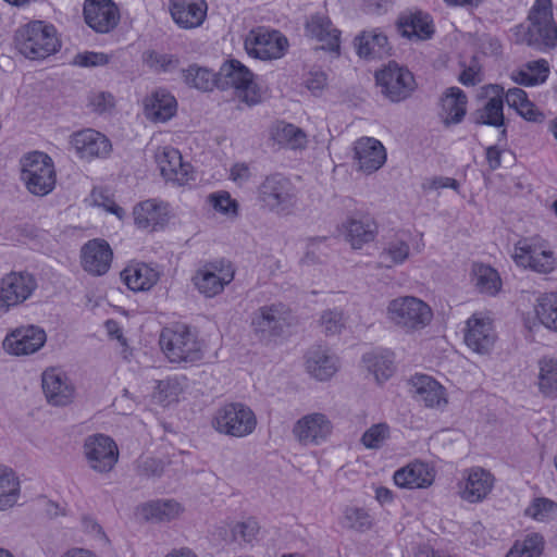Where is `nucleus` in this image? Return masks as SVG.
Instances as JSON below:
<instances>
[{"instance_id": "f257e3e1", "label": "nucleus", "mask_w": 557, "mask_h": 557, "mask_svg": "<svg viewBox=\"0 0 557 557\" xmlns=\"http://www.w3.org/2000/svg\"><path fill=\"white\" fill-rule=\"evenodd\" d=\"M529 25L515 27L517 44H524L537 51L557 46V26L553 20L552 0H536L529 14Z\"/></svg>"}, {"instance_id": "f03ea898", "label": "nucleus", "mask_w": 557, "mask_h": 557, "mask_svg": "<svg viewBox=\"0 0 557 557\" xmlns=\"http://www.w3.org/2000/svg\"><path fill=\"white\" fill-rule=\"evenodd\" d=\"M15 41L18 51L32 60L45 59L60 48L55 28L41 21L32 22L20 28Z\"/></svg>"}, {"instance_id": "7ed1b4c3", "label": "nucleus", "mask_w": 557, "mask_h": 557, "mask_svg": "<svg viewBox=\"0 0 557 557\" xmlns=\"http://www.w3.org/2000/svg\"><path fill=\"white\" fill-rule=\"evenodd\" d=\"M211 426L220 434L242 438L253 433L257 428V417L247 405L228 403L214 411Z\"/></svg>"}, {"instance_id": "20e7f679", "label": "nucleus", "mask_w": 557, "mask_h": 557, "mask_svg": "<svg viewBox=\"0 0 557 557\" xmlns=\"http://www.w3.org/2000/svg\"><path fill=\"white\" fill-rule=\"evenodd\" d=\"M21 178L27 190L36 196L50 194L57 183L52 159L45 152L34 151L21 160Z\"/></svg>"}, {"instance_id": "39448f33", "label": "nucleus", "mask_w": 557, "mask_h": 557, "mask_svg": "<svg viewBox=\"0 0 557 557\" xmlns=\"http://www.w3.org/2000/svg\"><path fill=\"white\" fill-rule=\"evenodd\" d=\"M160 345L171 362H196L202 359V345L185 325L165 329L160 335Z\"/></svg>"}, {"instance_id": "423d86ee", "label": "nucleus", "mask_w": 557, "mask_h": 557, "mask_svg": "<svg viewBox=\"0 0 557 557\" xmlns=\"http://www.w3.org/2000/svg\"><path fill=\"white\" fill-rule=\"evenodd\" d=\"M387 319L406 331L425 327L432 320L430 306L413 296H403L389 301L386 308Z\"/></svg>"}, {"instance_id": "0eeeda50", "label": "nucleus", "mask_w": 557, "mask_h": 557, "mask_svg": "<svg viewBox=\"0 0 557 557\" xmlns=\"http://www.w3.org/2000/svg\"><path fill=\"white\" fill-rule=\"evenodd\" d=\"M218 77V88H234L242 101L255 106L261 101V94L253 83V74L238 60L232 59L222 64Z\"/></svg>"}, {"instance_id": "6e6552de", "label": "nucleus", "mask_w": 557, "mask_h": 557, "mask_svg": "<svg viewBox=\"0 0 557 557\" xmlns=\"http://www.w3.org/2000/svg\"><path fill=\"white\" fill-rule=\"evenodd\" d=\"M375 81L381 94L391 102L408 99L417 87L413 74L395 61H389L387 65L377 71Z\"/></svg>"}, {"instance_id": "1a4fd4ad", "label": "nucleus", "mask_w": 557, "mask_h": 557, "mask_svg": "<svg viewBox=\"0 0 557 557\" xmlns=\"http://www.w3.org/2000/svg\"><path fill=\"white\" fill-rule=\"evenodd\" d=\"M258 200L269 211L284 212L296 205V188L284 175L271 174L259 185Z\"/></svg>"}, {"instance_id": "9d476101", "label": "nucleus", "mask_w": 557, "mask_h": 557, "mask_svg": "<svg viewBox=\"0 0 557 557\" xmlns=\"http://www.w3.org/2000/svg\"><path fill=\"white\" fill-rule=\"evenodd\" d=\"M234 273L231 263L225 260L208 262L197 270L193 283L200 294L211 298L224 290L234 280Z\"/></svg>"}, {"instance_id": "9b49d317", "label": "nucleus", "mask_w": 557, "mask_h": 557, "mask_svg": "<svg viewBox=\"0 0 557 557\" xmlns=\"http://www.w3.org/2000/svg\"><path fill=\"white\" fill-rule=\"evenodd\" d=\"M37 288L36 278L28 272H10L0 280V312L23 304Z\"/></svg>"}, {"instance_id": "f8f14e48", "label": "nucleus", "mask_w": 557, "mask_h": 557, "mask_svg": "<svg viewBox=\"0 0 557 557\" xmlns=\"http://www.w3.org/2000/svg\"><path fill=\"white\" fill-rule=\"evenodd\" d=\"M84 454L89 467L99 473L110 472L119 460V448L107 435L95 434L85 440Z\"/></svg>"}, {"instance_id": "ddd939ff", "label": "nucleus", "mask_w": 557, "mask_h": 557, "mask_svg": "<svg viewBox=\"0 0 557 557\" xmlns=\"http://www.w3.org/2000/svg\"><path fill=\"white\" fill-rule=\"evenodd\" d=\"M286 45L287 39L277 30H269L263 27L251 29L245 39L247 52L261 60L281 58Z\"/></svg>"}, {"instance_id": "4468645a", "label": "nucleus", "mask_w": 557, "mask_h": 557, "mask_svg": "<svg viewBox=\"0 0 557 557\" xmlns=\"http://www.w3.org/2000/svg\"><path fill=\"white\" fill-rule=\"evenodd\" d=\"M288 310L283 304L262 306L251 315V327L260 339L280 336L287 324Z\"/></svg>"}, {"instance_id": "2eb2a0df", "label": "nucleus", "mask_w": 557, "mask_h": 557, "mask_svg": "<svg viewBox=\"0 0 557 557\" xmlns=\"http://www.w3.org/2000/svg\"><path fill=\"white\" fill-rule=\"evenodd\" d=\"M515 262L523 268H530L539 273H549L555 269L556 258L553 251L530 243L529 239H520L513 249Z\"/></svg>"}, {"instance_id": "dca6fc26", "label": "nucleus", "mask_w": 557, "mask_h": 557, "mask_svg": "<svg viewBox=\"0 0 557 557\" xmlns=\"http://www.w3.org/2000/svg\"><path fill=\"white\" fill-rule=\"evenodd\" d=\"M70 145L81 159L87 161L96 158H106L112 149L109 138L102 133L91 128L72 134Z\"/></svg>"}, {"instance_id": "f3484780", "label": "nucleus", "mask_w": 557, "mask_h": 557, "mask_svg": "<svg viewBox=\"0 0 557 557\" xmlns=\"http://www.w3.org/2000/svg\"><path fill=\"white\" fill-rule=\"evenodd\" d=\"M84 18L95 32L106 34L117 25L120 11L112 0H86Z\"/></svg>"}, {"instance_id": "a211bd4d", "label": "nucleus", "mask_w": 557, "mask_h": 557, "mask_svg": "<svg viewBox=\"0 0 557 557\" xmlns=\"http://www.w3.org/2000/svg\"><path fill=\"white\" fill-rule=\"evenodd\" d=\"M41 386L47 401L52 406H66L74 399V385L58 368H49L42 372Z\"/></svg>"}, {"instance_id": "6ab92c4d", "label": "nucleus", "mask_w": 557, "mask_h": 557, "mask_svg": "<svg viewBox=\"0 0 557 557\" xmlns=\"http://www.w3.org/2000/svg\"><path fill=\"white\" fill-rule=\"evenodd\" d=\"M496 342V333L492 321L478 313L472 314L467 321L465 333L466 345L480 355L488 354Z\"/></svg>"}, {"instance_id": "aec40b11", "label": "nucleus", "mask_w": 557, "mask_h": 557, "mask_svg": "<svg viewBox=\"0 0 557 557\" xmlns=\"http://www.w3.org/2000/svg\"><path fill=\"white\" fill-rule=\"evenodd\" d=\"M332 423L327 417L320 412L307 414L299 419L293 433L302 445H319L332 433Z\"/></svg>"}, {"instance_id": "412c9836", "label": "nucleus", "mask_w": 557, "mask_h": 557, "mask_svg": "<svg viewBox=\"0 0 557 557\" xmlns=\"http://www.w3.org/2000/svg\"><path fill=\"white\" fill-rule=\"evenodd\" d=\"M112 258V249L104 239H91L81 250L83 269L95 276H101L109 271Z\"/></svg>"}, {"instance_id": "4be33fe9", "label": "nucleus", "mask_w": 557, "mask_h": 557, "mask_svg": "<svg viewBox=\"0 0 557 557\" xmlns=\"http://www.w3.org/2000/svg\"><path fill=\"white\" fill-rule=\"evenodd\" d=\"M46 342V333L35 325L22 326L9 334L3 346L10 354L30 355L39 350Z\"/></svg>"}, {"instance_id": "5701e85b", "label": "nucleus", "mask_w": 557, "mask_h": 557, "mask_svg": "<svg viewBox=\"0 0 557 557\" xmlns=\"http://www.w3.org/2000/svg\"><path fill=\"white\" fill-rule=\"evenodd\" d=\"M358 170L372 174L381 169L386 161V150L382 143L373 137L359 138L354 146Z\"/></svg>"}, {"instance_id": "b1692460", "label": "nucleus", "mask_w": 557, "mask_h": 557, "mask_svg": "<svg viewBox=\"0 0 557 557\" xmlns=\"http://www.w3.org/2000/svg\"><path fill=\"white\" fill-rule=\"evenodd\" d=\"M305 32L306 36L322 42L323 50L339 53L341 32L334 27L327 15L321 13L310 15L306 22Z\"/></svg>"}, {"instance_id": "393cba45", "label": "nucleus", "mask_w": 557, "mask_h": 557, "mask_svg": "<svg viewBox=\"0 0 557 557\" xmlns=\"http://www.w3.org/2000/svg\"><path fill=\"white\" fill-rule=\"evenodd\" d=\"M161 175L177 185H184L189 181L188 163H184L181 152L173 147L159 148L154 156Z\"/></svg>"}, {"instance_id": "a878e982", "label": "nucleus", "mask_w": 557, "mask_h": 557, "mask_svg": "<svg viewBox=\"0 0 557 557\" xmlns=\"http://www.w3.org/2000/svg\"><path fill=\"white\" fill-rule=\"evenodd\" d=\"M394 482L400 488H428L435 479V470L429 463L414 460L394 473Z\"/></svg>"}, {"instance_id": "bb28decb", "label": "nucleus", "mask_w": 557, "mask_h": 557, "mask_svg": "<svg viewBox=\"0 0 557 557\" xmlns=\"http://www.w3.org/2000/svg\"><path fill=\"white\" fill-rule=\"evenodd\" d=\"M206 0H170V12L174 22L185 29L199 27L206 20Z\"/></svg>"}, {"instance_id": "cd10ccee", "label": "nucleus", "mask_w": 557, "mask_h": 557, "mask_svg": "<svg viewBox=\"0 0 557 557\" xmlns=\"http://www.w3.org/2000/svg\"><path fill=\"white\" fill-rule=\"evenodd\" d=\"M409 385L413 398L425 407L435 408L447 404L445 388L430 375L416 374Z\"/></svg>"}, {"instance_id": "c85d7f7f", "label": "nucleus", "mask_w": 557, "mask_h": 557, "mask_svg": "<svg viewBox=\"0 0 557 557\" xmlns=\"http://www.w3.org/2000/svg\"><path fill=\"white\" fill-rule=\"evenodd\" d=\"M134 222L138 228L156 231L169 220L168 205L156 199H147L133 209Z\"/></svg>"}, {"instance_id": "c756f323", "label": "nucleus", "mask_w": 557, "mask_h": 557, "mask_svg": "<svg viewBox=\"0 0 557 557\" xmlns=\"http://www.w3.org/2000/svg\"><path fill=\"white\" fill-rule=\"evenodd\" d=\"M307 372L318 381H327L338 371V359L327 348L318 346L306 354Z\"/></svg>"}, {"instance_id": "7c9ffc66", "label": "nucleus", "mask_w": 557, "mask_h": 557, "mask_svg": "<svg viewBox=\"0 0 557 557\" xmlns=\"http://www.w3.org/2000/svg\"><path fill=\"white\" fill-rule=\"evenodd\" d=\"M357 54L362 59H381L389 54L391 47L387 36L374 28L361 32L354 41Z\"/></svg>"}, {"instance_id": "2f4dec72", "label": "nucleus", "mask_w": 557, "mask_h": 557, "mask_svg": "<svg viewBox=\"0 0 557 557\" xmlns=\"http://www.w3.org/2000/svg\"><path fill=\"white\" fill-rule=\"evenodd\" d=\"M184 511V507L175 499H156L144 503L136 508L147 522H170L177 519Z\"/></svg>"}, {"instance_id": "473e14b6", "label": "nucleus", "mask_w": 557, "mask_h": 557, "mask_svg": "<svg viewBox=\"0 0 557 557\" xmlns=\"http://www.w3.org/2000/svg\"><path fill=\"white\" fill-rule=\"evenodd\" d=\"M176 111L177 101L166 89L159 88L145 99V114L152 122H168Z\"/></svg>"}, {"instance_id": "72a5a7b5", "label": "nucleus", "mask_w": 557, "mask_h": 557, "mask_svg": "<svg viewBox=\"0 0 557 557\" xmlns=\"http://www.w3.org/2000/svg\"><path fill=\"white\" fill-rule=\"evenodd\" d=\"M494 486L493 474L480 467L468 471L465 486L461 491V498L469 503H479L483 500Z\"/></svg>"}, {"instance_id": "f704fd0d", "label": "nucleus", "mask_w": 557, "mask_h": 557, "mask_svg": "<svg viewBox=\"0 0 557 557\" xmlns=\"http://www.w3.org/2000/svg\"><path fill=\"white\" fill-rule=\"evenodd\" d=\"M159 277V272L146 263L129 264L121 272L122 281L133 292L149 290Z\"/></svg>"}, {"instance_id": "c9c22d12", "label": "nucleus", "mask_w": 557, "mask_h": 557, "mask_svg": "<svg viewBox=\"0 0 557 557\" xmlns=\"http://www.w3.org/2000/svg\"><path fill=\"white\" fill-rule=\"evenodd\" d=\"M398 32L408 39L425 40L434 33L428 14L422 12L407 13L398 17Z\"/></svg>"}, {"instance_id": "e433bc0d", "label": "nucleus", "mask_w": 557, "mask_h": 557, "mask_svg": "<svg viewBox=\"0 0 557 557\" xmlns=\"http://www.w3.org/2000/svg\"><path fill=\"white\" fill-rule=\"evenodd\" d=\"M345 238L354 249H360L374 239L376 225L370 216L348 218L344 224Z\"/></svg>"}, {"instance_id": "4c0bfd02", "label": "nucleus", "mask_w": 557, "mask_h": 557, "mask_svg": "<svg viewBox=\"0 0 557 557\" xmlns=\"http://www.w3.org/2000/svg\"><path fill=\"white\" fill-rule=\"evenodd\" d=\"M494 96L491 97L484 107L481 110H478L475 113V123L476 124H484L490 125L494 127H500L504 125V99L503 94L504 89L503 87L498 85H492L490 87Z\"/></svg>"}, {"instance_id": "58836bf2", "label": "nucleus", "mask_w": 557, "mask_h": 557, "mask_svg": "<svg viewBox=\"0 0 557 557\" xmlns=\"http://www.w3.org/2000/svg\"><path fill=\"white\" fill-rule=\"evenodd\" d=\"M467 96L459 87H450L442 98V107L446 113V124L460 123L467 112Z\"/></svg>"}, {"instance_id": "ea45409f", "label": "nucleus", "mask_w": 557, "mask_h": 557, "mask_svg": "<svg viewBox=\"0 0 557 557\" xmlns=\"http://www.w3.org/2000/svg\"><path fill=\"white\" fill-rule=\"evenodd\" d=\"M472 281L476 289L490 296L496 295L502 287V280L498 272L488 264L473 263Z\"/></svg>"}, {"instance_id": "a19ab883", "label": "nucleus", "mask_w": 557, "mask_h": 557, "mask_svg": "<svg viewBox=\"0 0 557 557\" xmlns=\"http://www.w3.org/2000/svg\"><path fill=\"white\" fill-rule=\"evenodd\" d=\"M271 135L278 145L290 149H301L307 145L305 132L298 126L283 121L274 124Z\"/></svg>"}, {"instance_id": "79ce46f5", "label": "nucleus", "mask_w": 557, "mask_h": 557, "mask_svg": "<svg viewBox=\"0 0 557 557\" xmlns=\"http://www.w3.org/2000/svg\"><path fill=\"white\" fill-rule=\"evenodd\" d=\"M182 77L184 83L191 88L210 91L214 87H218L216 73H213L207 67L191 64L187 69L182 70Z\"/></svg>"}, {"instance_id": "37998d69", "label": "nucleus", "mask_w": 557, "mask_h": 557, "mask_svg": "<svg viewBox=\"0 0 557 557\" xmlns=\"http://www.w3.org/2000/svg\"><path fill=\"white\" fill-rule=\"evenodd\" d=\"M549 74V64L545 59L530 61L524 69L516 72L512 78L516 83L523 86H536L543 84Z\"/></svg>"}, {"instance_id": "c03bdc74", "label": "nucleus", "mask_w": 557, "mask_h": 557, "mask_svg": "<svg viewBox=\"0 0 557 557\" xmlns=\"http://www.w3.org/2000/svg\"><path fill=\"white\" fill-rule=\"evenodd\" d=\"M20 496V481L14 472L0 467V510H7L13 507Z\"/></svg>"}, {"instance_id": "a18cd8bd", "label": "nucleus", "mask_w": 557, "mask_h": 557, "mask_svg": "<svg viewBox=\"0 0 557 557\" xmlns=\"http://www.w3.org/2000/svg\"><path fill=\"white\" fill-rule=\"evenodd\" d=\"M362 361L368 371L374 375L377 383L386 381L394 372L393 361L386 355L374 351L368 352L363 355Z\"/></svg>"}, {"instance_id": "49530a36", "label": "nucleus", "mask_w": 557, "mask_h": 557, "mask_svg": "<svg viewBox=\"0 0 557 557\" xmlns=\"http://www.w3.org/2000/svg\"><path fill=\"white\" fill-rule=\"evenodd\" d=\"M539 389L550 397L557 392V361L552 358H543L539 361Z\"/></svg>"}, {"instance_id": "de8ad7c7", "label": "nucleus", "mask_w": 557, "mask_h": 557, "mask_svg": "<svg viewBox=\"0 0 557 557\" xmlns=\"http://www.w3.org/2000/svg\"><path fill=\"white\" fill-rule=\"evenodd\" d=\"M544 549V539L539 533H530L516 541L506 557H540Z\"/></svg>"}, {"instance_id": "09e8293b", "label": "nucleus", "mask_w": 557, "mask_h": 557, "mask_svg": "<svg viewBox=\"0 0 557 557\" xmlns=\"http://www.w3.org/2000/svg\"><path fill=\"white\" fill-rule=\"evenodd\" d=\"M535 312L543 325L557 331V294L547 293L542 295L537 300Z\"/></svg>"}, {"instance_id": "8fccbe9b", "label": "nucleus", "mask_w": 557, "mask_h": 557, "mask_svg": "<svg viewBox=\"0 0 557 557\" xmlns=\"http://www.w3.org/2000/svg\"><path fill=\"white\" fill-rule=\"evenodd\" d=\"M144 63L154 73H172L180 66V59L171 53H161L154 50L146 51Z\"/></svg>"}, {"instance_id": "3c124183", "label": "nucleus", "mask_w": 557, "mask_h": 557, "mask_svg": "<svg viewBox=\"0 0 557 557\" xmlns=\"http://www.w3.org/2000/svg\"><path fill=\"white\" fill-rule=\"evenodd\" d=\"M410 253L409 245L404 240H394L380 253L381 263L386 268H392L404 263Z\"/></svg>"}, {"instance_id": "603ef678", "label": "nucleus", "mask_w": 557, "mask_h": 557, "mask_svg": "<svg viewBox=\"0 0 557 557\" xmlns=\"http://www.w3.org/2000/svg\"><path fill=\"white\" fill-rule=\"evenodd\" d=\"M182 392L180 381L176 377H169L157 382L153 396L160 404L168 406L177 401Z\"/></svg>"}, {"instance_id": "864d4df0", "label": "nucleus", "mask_w": 557, "mask_h": 557, "mask_svg": "<svg viewBox=\"0 0 557 557\" xmlns=\"http://www.w3.org/2000/svg\"><path fill=\"white\" fill-rule=\"evenodd\" d=\"M208 203L219 213L236 218L238 215V202L232 198L228 191L221 190L212 193L207 197Z\"/></svg>"}, {"instance_id": "5fc2aeb1", "label": "nucleus", "mask_w": 557, "mask_h": 557, "mask_svg": "<svg viewBox=\"0 0 557 557\" xmlns=\"http://www.w3.org/2000/svg\"><path fill=\"white\" fill-rule=\"evenodd\" d=\"M391 430L387 423L381 422L370 426L361 436L366 448L379 449L389 438Z\"/></svg>"}, {"instance_id": "6e6d98bb", "label": "nucleus", "mask_w": 557, "mask_h": 557, "mask_svg": "<svg viewBox=\"0 0 557 557\" xmlns=\"http://www.w3.org/2000/svg\"><path fill=\"white\" fill-rule=\"evenodd\" d=\"M372 518L369 512L359 507H347L344 511L345 527L357 531H366L372 527Z\"/></svg>"}, {"instance_id": "4d7b16f0", "label": "nucleus", "mask_w": 557, "mask_h": 557, "mask_svg": "<svg viewBox=\"0 0 557 557\" xmlns=\"http://www.w3.org/2000/svg\"><path fill=\"white\" fill-rule=\"evenodd\" d=\"M320 324L326 335H335L342 332L345 326L343 311L329 309L323 311L320 318Z\"/></svg>"}, {"instance_id": "13d9d810", "label": "nucleus", "mask_w": 557, "mask_h": 557, "mask_svg": "<svg viewBox=\"0 0 557 557\" xmlns=\"http://www.w3.org/2000/svg\"><path fill=\"white\" fill-rule=\"evenodd\" d=\"M259 524L255 519H247L234 524L232 528V536L235 541L251 543L259 532Z\"/></svg>"}, {"instance_id": "bf43d9fd", "label": "nucleus", "mask_w": 557, "mask_h": 557, "mask_svg": "<svg viewBox=\"0 0 557 557\" xmlns=\"http://www.w3.org/2000/svg\"><path fill=\"white\" fill-rule=\"evenodd\" d=\"M91 197L96 206L102 207L106 211L116 215L120 220L124 218V209L116 205L115 201L109 195H107L104 190L94 189Z\"/></svg>"}, {"instance_id": "052dcab7", "label": "nucleus", "mask_w": 557, "mask_h": 557, "mask_svg": "<svg viewBox=\"0 0 557 557\" xmlns=\"http://www.w3.org/2000/svg\"><path fill=\"white\" fill-rule=\"evenodd\" d=\"M109 62V57L102 52L87 51L78 53L73 60V64L82 67H92L104 65Z\"/></svg>"}, {"instance_id": "680f3d73", "label": "nucleus", "mask_w": 557, "mask_h": 557, "mask_svg": "<svg viewBox=\"0 0 557 557\" xmlns=\"http://www.w3.org/2000/svg\"><path fill=\"white\" fill-rule=\"evenodd\" d=\"M115 104L114 97L110 92L98 91L89 97V106L97 113H104L113 109Z\"/></svg>"}, {"instance_id": "e2e57ef3", "label": "nucleus", "mask_w": 557, "mask_h": 557, "mask_svg": "<svg viewBox=\"0 0 557 557\" xmlns=\"http://www.w3.org/2000/svg\"><path fill=\"white\" fill-rule=\"evenodd\" d=\"M555 507V503L547 498H537L533 502V504L527 509V513L534 518L535 520L543 521L548 518L549 513L553 511Z\"/></svg>"}, {"instance_id": "0e129e2a", "label": "nucleus", "mask_w": 557, "mask_h": 557, "mask_svg": "<svg viewBox=\"0 0 557 557\" xmlns=\"http://www.w3.org/2000/svg\"><path fill=\"white\" fill-rule=\"evenodd\" d=\"M421 187L424 191L437 190L442 188H451L454 190H458L459 183L457 180L451 177L434 176L424 180Z\"/></svg>"}, {"instance_id": "69168bd1", "label": "nucleus", "mask_w": 557, "mask_h": 557, "mask_svg": "<svg viewBox=\"0 0 557 557\" xmlns=\"http://www.w3.org/2000/svg\"><path fill=\"white\" fill-rule=\"evenodd\" d=\"M138 473L144 476H158L163 471V465L154 458H145L138 463Z\"/></svg>"}, {"instance_id": "338daca9", "label": "nucleus", "mask_w": 557, "mask_h": 557, "mask_svg": "<svg viewBox=\"0 0 557 557\" xmlns=\"http://www.w3.org/2000/svg\"><path fill=\"white\" fill-rule=\"evenodd\" d=\"M519 115L530 122H542L544 115L540 112L533 102L529 100V98L521 103V106L516 109Z\"/></svg>"}, {"instance_id": "774afa93", "label": "nucleus", "mask_w": 557, "mask_h": 557, "mask_svg": "<svg viewBox=\"0 0 557 557\" xmlns=\"http://www.w3.org/2000/svg\"><path fill=\"white\" fill-rule=\"evenodd\" d=\"M326 74L321 71L310 72L308 78L306 79L307 88L314 95L320 92L326 86Z\"/></svg>"}]
</instances>
